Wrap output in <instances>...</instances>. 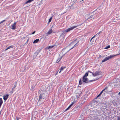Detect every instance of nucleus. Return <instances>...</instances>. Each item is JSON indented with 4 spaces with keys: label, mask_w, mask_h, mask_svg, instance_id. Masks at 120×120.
<instances>
[{
    "label": "nucleus",
    "mask_w": 120,
    "mask_h": 120,
    "mask_svg": "<svg viewBox=\"0 0 120 120\" xmlns=\"http://www.w3.org/2000/svg\"><path fill=\"white\" fill-rule=\"evenodd\" d=\"M82 92L80 90H77L76 91V96L77 98H79L82 94Z\"/></svg>",
    "instance_id": "1"
},
{
    "label": "nucleus",
    "mask_w": 120,
    "mask_h": 120,
    "mask_svg": "<svg viewBox=\"0 0 120 120\" xmlns=\"http://www.w3.org/2000/svg\"><path fill=\"white\" fill-rule=\"evenodd\" d=\"M115 56L110 55L106 57L102 61V62L103 63L106 61L109 60V59H111L114 56Z\"/></svg>",
    "instance_id": "2"
},
{
    "label": "nucleus",
    "mask_w": 120,
    "mask_h": 120,
    "mask_svg": "<svg viewBox=\"0 0 120 120\" xmlns=\"http://www.w3.org/2000/svg\"><path fill=\"white\" fill-rule=\"evenodd\" d=\"M80 26L79 25H78L77 26H74L72 27H70V28H69L68 29H67L66 30V31L67 32H69L71 30L74 29L75 28L77 27L78 26Z\"/></svg>",
    "instance_id": "3"
},
{
    "label": "nucleus",
    "mask_w": 120,
    "mask_h": 120,
    "mask_svg": "<svg viewBox=\"0 0 120 120\" xmlns=\"http://www.w3.org/2000/svg\"><path fill=\"white\" fill-rule=\"evenodd\" d=\"M101 74L100 71H97L94 73H92V74L94 76H95L97 75H100Z\"/></svg>",
    "instance_id": "4"
},
{
    "label": "nucleus",
    "mask_w": 120,
    "mask_h": 120,
    "mask_svg": "<svg viewBox=\"0 0 120 120\" xmlns=\"http://www.w3.org/2000/svg\"><path fill=\"white\" fill-rule=\"evenodd\" d=\"M43 94H40L39 96V99L38 101H42V99H44L43 98Z\"/></svg>",
    "instance_id": "5"
},
{
    "label": "nucleus",
    "mask_w": 120,
    "mask_h": 120,
    "mask_svg": "<svg viewBox=\"0 0 120 120\" xmlns=\"http://www.w3.org/2000/svg\"><path fill=\"white\" fill-rule=\"evenodd\" d=\"M97 102L96 101H95L92 103V106L94 108L97 105Z\"/></svg>",
    "instance_id": "6"
},
{
    "label": "nucleus",
    "mask_w": 120,
    "mask_h": 120,
    "mask_svg": "<svg viewBox=\"0 0 120 120\" xmlns=\"http://www.w3.org/2000/svg\"><path fill=\"white\" fill-rule=\"evenodd\" d=\"M16 22H15L13 25L11 26L12 27L11 28L12 29L14 30L15 29L16 27Z\"/></svg>",
    "instance_id": "7"
},
{
    "label": "nucleus",
    "mask_w": 120,
    "mask_h": 120,
    "mask_svg": "<svg viewBox=\"0 0 120 120\" xmlns=\"http://www.w3.org/2000/svg\"><path fill=\"white\" fill-rule=\"evenodd\" d=\"M8 96L9 95L8 94H7L6 95H4L3 98L5 100H6L7 99Z\"/></svg>",
    "instance_id": "8"
},
{
    "label": "nucleus",
    "mask_w": 120,
    "mask_h": 120,
    "mask_svg": "<svg viewBox=\"0 0 120 120\" xmlns=\"http://www.w3.org/2000/svg\"><path fill=\"white\" fill-rule=\"evenodd\" d=\"M82 79V81L83 82H87V78L84 77H83Z\"/></svg>",
    "instance_id": "9"
},
{
    "label": "nucleus",
    "mask_w": 120,
    "mask_h": 120,
    "mask_svg": "<svg viewBox=\"0 0 120 120\" xmlns=\"http://www.w3.org/2000/svg\"><path fill=\"white\" fill-rule=\"evenodd\" d=\"M34 0H28L27 1H26V2H25L24 4H27L28 3H31L32 1H34Z\"/></svg>",
    "instance_id": "10"
},
{
    "label": "nucleus",
    "mask_w": 120,
    "mask_h": 120,
    "mask_svg": "<svg viewBox=\"0 0 120 120\" xmlns=\"http://www.w3.org/2000/svg\"><path fill=\"white\" fill-rule=\"evenodd\" d=\"M52 29H50L49 30L47 33V34H50L52 33Z\"/></svg>",
    "instance_id": "11"
},
{
    "label": "nucleus",
    "mask_w": 120,
    "mask_h": 120,
    "mask_svg": "<svg viewBox=\"0 0 120 120\" xmlns=\"http://www.w3.org/2000/svg\"><path fill=\"white\" fill-rule=\"evenodd\" d=\"M16 84H15V85L14 86V87L12 89V91H11V92L12 93H13V92L14 91V90H13L16 87Z\"/></svg>",
    "instance_id": "12"
},
{
    "label": "nucleus",
    "mask_w": 120,
    "mask_h": 120,
    "mask_svg": "<svg viewBox=\"0 0 120 120\" xmlns=\"http://www.w3.org/2000/svg\"><path fill=\"white\" fill-rule=\"evenodd\" d=\"M39 39H37L35 40H34L33 42L34 43H37L38 41L39 40Z\"/></svg>",
    "instance_id": "13"
},
{
    "label": "nucleus",
    "mask_w": 120,
    "mask_h": 120,
    "mask_svg": "<svg viewBox=\"0 0 120 120\" xmlns=\"http://www.w3.org/2000/svg\"><path fill=\"white\" fill-rule=\"evenodd\" d=\"M62 57H61L60 58H59L56 61V63H57L58 62L62 59Z\"/></svg>",
    "instance_id": "14"
},
{
    "label": "nucleus",
    "mask_w": 120,
    "mask_h": 120,
    "mask_svg": "<svg viewBox=\"0 0 120 120\" xmlns=\"http://www.w3.org/2000/svg\"><path fill=\"white\" fill-rule=\"evenodd\" d=\"M108 88V87H105L104 89H103L100 93L101 94L103 93V92L105 90H106Z\"/></svg>",
    "instance_id": "15"
},
{
    "label": "nucleus",
    "mask_w": 120,
    "mask_h": 120,
    "mask_svg": "<svg viewBox=\"0 0 120 120\" xmlns=\"http://www.w3.org/2000/svg\"><path fill=\"white\" fill-rule=\"evenodd\" d=\"M71 106L70 105L65 110V111H66L68 110L71 107Z\"/></svg>",
    "instance_id": "16"
},
{
    "label": "nucleus",
    "mask_w": 120,
    "mask_h": 120,
    "mask_svg": "<svg viewBox=\"0 0 120 120\" xmlns=\"http://www.w3.org/2000/svg\"><path fill=\"white\" fill-rule=\"evenodd\" d=\"M71 106L70 105L65 110V111H66L68 110L71 107Z\"/></svg>",
    "instance_id": "17"
},
{
    "label": "nucleus",
    "mask_w": 120,
    "mask_h": 120,
    "mask_svg": "<svg viewBox=\"0 0 120 120\" xmlns=\"http://www.w3.org/2000/svg\"><path fill=\"white\" fill-rule=\"evenodd\" d=\"M71 106L70 105L65 110V111H66L68 110L71 107Z\"/></svg>",
    "instance_id": "18"
},
{
    "label": "nucleus",
    "mask_w": 120,
    "mask_h": 120,
    "mask_svg": "<svg viewBox=\"0 0 120 120\" xmlns=\"http://www.w3.org/2000/svg\"><path fill=\"white\" fill-rule=\"evenodd\" d=\"M71 106L70 105L65 110V111H66L68 110L71 107Z\"/></svg>",
    "instance_id": "19"
},
{
    "label": "nucleus",
    "mask_w": 120,
    "mask_h": 120,
    "mask_svg": "<svg viewBox=\"0 0 120 120\" xmlns=\"http://www.w3.org/2000/svg\"><path fill=\"white\" fill-rule=\"evenodd\" d=\"M66 67H63V66H62L61 68L60 69V70H63Z\"/></svg>",
    "instance_id": "20"
},
{
    "label": "nucleus",
    "mask_w": 120,
    "mask_h": 120,
    "mask_svg": "<svg viewBox=\"0 0 120 120\" xmlns=\"http://www.w3.org/2000/svg\"><path fill=\"white\" fill-rule=\"evenodd\" d=\"M88 75V73L87 72L83 76V77H87Z\"/></svg>",
    "instance_id": "21"
},
{
    "label": "nucleus",
    "mask_w": 120,
    "mask_h": 120,
    "mask_svg": "<svg viewBox=\"0 0 120 120\" xmlns=\"http://www.w3.org/2000/svg\"><path fill=\"white\" fill-rule=\"evenodd\" d=\"M110 48V46L109 45L107 46L106 47L104 48L105 49H107L109 48Z\"/></svg>",
    "instance_id": "22"
},
{
    "label": "nucleus",
    "mask_w": 120,
    "mask_h": 120,
    "mask_svg": "<svg viewBox=\"0 0 120 120\" xmlns=\"http://www.w3.org/2000/svg\"><path fill=\"white\" fill-rule=\"evenodd\" d=\"M13 47L11 45V46H9V47H8L7 48H8V49H10L12 48Z\"/></svg>",
    "instance_id": "23"
},
{
    "label": "nucleus",
    "mask_w": 120,
    "mask_h": 120,
    "mask_svg": "<svg viewBox=\"0 0 120 120\" xmlns=\"http://www.w3.org/2000/svg\"><path fill=\"white\" fill-rule=\"evenodd\" d=\"M54 46H49L47 48L48 49H49L50 48H53L54 47Z\"/></svg>",
    "instance_id": "24"
},
{
    "label": "nucleus",
    "mask_w": 120,
    "mask_h": 120,
    "mask_svg": "<svg viewBox=\"0 0 120 120\" xmlns=\"http://www.w3.org/2000/svg\"><path fill=\"white\" fill-rule=\"evenodd\" d=\"M82 83V82L81 81V80L80 79L79 81V84L80 85H81Z\"/></svg>",
    "instance_id": "25"
},
{
    "label": "nucleus",
    "mask_w": 120,
    "mask_h": 120,
    "mask_svg": "<svg viewBox=\"0 0 120 120\" xmlns=\"http://www.w3.org/2000/svg\"><path fill=\"white\" fill-rule=\"evenodd\" d=\"M93 16V15H91L90 16V17H89L88 19H87V20H88V19H90V18H92Z\"/></svg>",
    "instance_id": "26"
},
{
    "label": "nucleus",
    "mask_w": 120,
    "mask_h": 120,
    "mask_svg": "<svg viewBox=\"0 0 120 120\" xmlns=\"http://www.w3.org/2000/svg\"><path fill=\"white\" fill-rule=\"evenodd\" d=\"M52 20V18H50L49 19V21H48V23H49L50 22H51Z\"/></svg>",
    "instance_id": "27"
},
{
    "label": "nucleus",
    "mask_w": 120,
    "mask_h": 120,
    "mask_svg": "<svg viewBox=\"0 0 120 120\" xmlns=\"http://www.w3.org/2000/svg\"><path fill=\"white\" fill-rule=\"evenodd\" d=\"M6 20H2V21L1 22H0V24L2 23H3V22H5V21H6Z\"/></svg>",
    "instance_id": "28"
},
{
    "label": "nucleus",
    "mask_w": 120,
    "mask_h": 120,
    "mask_svg": "<svg viewBox=\"0 0 120 120\" xmlns=\"http://www.w3.org/2000/svg\"><path fill=\"white\" fill-rule=\"evenodd\" d=\"M74 103V102H73L70 105L71 106H72L73 104Z\"/></svg>",
    "instance_id": "29"
},
{
    "label": "nucleus",
    "mask_w": 120,
    "mask_h": 120,
    "mask_svg": "<svg viewBox=\"0 0 120 120\" xmlns=\"http://www.w3.org/2000/svg\"><path fill=\"white\" fill-rule=\"evenodd\" d=\"M118 120H120V116H118L117 117Z\"/></svg>",
    "instance_id": "30"
},
{
    "label": "nucleus",
    "mask_w": 120,
    "mask_h": 120,
    "mask_svg": "<svg viewBox=\"0 0 120 120\" xmlns=\"http://www.w3.org/2000/svg\"><path fill=\"white\" fill-rule=\"evenodd\" d=\"M101 31H100V32H99L98 33H97V34H97V35L98 34H99L101 33Z\"/></svg>",
    "instance_id": "31"
},
{
    "label": "nucleus",
    "mask_w": 120,
    "mask_h": 120,
    "mask_svg": "<svg viewBox=\"0 0 120 120\" xmlns=\"http://www.w3.org/2000/svg\"><path fill=\"white\" fill-rule=\"evenodd\" d=\"M87 72L88 73H89V72H90V73H93V72H91L89 71H88Z\"/></svg>",
    "instance_id": "32"
},
{
    "label": "nucleus",
    "mask_w": 120,
    "mask_h": 120,
    "mask_svg": "<svg viewBox=\"0 0 120 120\" xmlns=\"http://www.w3.org/2000/svg\"><path fill=\"white\" fill-rule=\"evenodd\" d=\"M35 32V31H34L32 34H34Z\"/></svg>",
    "instance_id": "33"
},
{
    "label": "nucleus",
    "mask_w": 120,
    "mask_h": 120,
    "mask_svg": "<svg viewBox=\"0 0 120 120\" xmlns=\"http://www.w3.org/2000/svg\"><path fill=\"white\" fill-rule=\"evenodd\" d=\"M101 94L100 93L99 94L98 96V97L100 96V95H101Z\"/></svg>",
    "instance_id": "34"
},
{
    "label": "nucleus",
    "mask_w": 120,
    "mask_h": 120,
    "mask_svg": "<svg viewBox=\"0 0 120 120\" xmlns=\"http://www.w3.org/2000/svg\"><path fill=\"white\" fill-rule=\"evenodd\" d=\"M19 119V117H17L16 118L17 120H18Z\"/></svg>",
    "instance_id": "35"
},
{
    "label": "nucleus",
    "mask_w": 120,
    "mask_h": 120,
    "mask_svg": "<svg viewBox=\"0 0 120 120\" xmlns=\"http://www.w3.org/2000/svg\"><path fill=\"white\" fill-rule=\"evenodd\" d=\"M97 35V34H96V35H94L93 37V38H94L95 37V36Z\"/></svg>",
    "instance_id": "36"
},
{
    "label": "nucleus",
    "mask_w": 120,
    "mask_h": 120,
    "mask_svg": "<svg viewBox=\"0 0 120 120\" xmlns=\"http://www.w3.org/2000/svg\"><path fill=\"white\" fill-rule=\"evenodd\" d=\"M8 49L7 48L6 49H5V50H4V51H6L7 50H8Z\"/></svg>",
    "instance_id": "37"
},
{
    "label": "nucleus",
    "mask_w": 120,
    "mask_h": 120,
    "mask_svg": "<svg viewBox=\"0 0 120 120\" xmlns=\"http://www.w3.org/2000/svg\"><path fill=\"white\" fill-rule=\"evenodd\" d=\"M93 38V37H92L91 38V40H90V41H91V40L92 39H93V38Z\"/></svg>",
    "instance_id": "38"
},
{
    "label": "nucleus",
    "mask_w": 120,
    "mask_h": 120,
    "mask_svg": "<svg viewBox=\"0 0 120 120\" xmlns=\"http://www.w3.org/2000/svg\"><path fill=\"white\" fill-rule=\"evenodd\" d=\"M58 71L56 72V74L55 75H57V74H58Z\"/></svg>",
    "instance_id": "39"
},
{
    "label": "nucleus",
    "mask_w": 120,
    "mask_h": 120,
    "mask_svg": "<svg viewBox=\"0 0 120 120\" xmlns=\"http://www.w3.org/2000/svg\"><path fill=\"white\" fill-rule=\"evenodd\" d=\"M61 71H62V70H60V71H59V73H60L61 72Z\"/></svg>",
    "instance_id": "40"
},
{
    "label": "nucleus",
    "mask_w": 120,
    "mask_h": 120,
    "mask_svg": "<svg viewBox=\"0 0 120 120\" xmlns=\"http://www.w3.org/2000/svg\"><path fill=\"white\" fill-rule=\"evenodd\" d=\"M74 47H73L71 49H70L69 50V51L71 49H72V48Z\"/></svg>",
    "instance_id": "41"
},
{
    "label": "nucleus",
    "mask_w": 120,
    "mask_h": 120,
    "mask_svg": "<svg viewBox=\"0 0 120 120\" xmlns=\"http://www.w3.org/2000/svg\"><path fill=\"white\" fill-rule=\"evenodd\" d=\"M120 94V92H119L118 94Z\"/></svg>",
    "instance_id": "42"
},
{
    "label": "nucleus",
    "mask_w": 120,
    "mask_h": 120,
    "mask_svg": "<svg viewBox=\"0 0 120 120\" xmlns=\"http://www.w3.org/2000/svg\"><path fill=\"white\" fill-rule=\"evenodd\" d=\"M71 6H70V8L71 7Z\"/></svg>",
    "instance_id": "43"
},
{
    "label": "nucleus",
    "mask_w": 120,
    "mask_h": 120,
    "mask_svg": "<svg viewBox=\"0 0 120 120\" xmlns=\"http://www.w3.org/2000/svg\"><path fill=\"white\" fill-rule=\"evenodd\" d=\"M71 6H70V8L71 7Z\"/></svg>",
    "instance_id": "44"
},
{
    "label": "nucleus",
    "mask_w": 120,
    "mask_h": 120,
    "mask_svg": "<svg viewBox=\"0 0 120 120\" xmlns=\"http://www.w3.org/2000/svg\"><path fill=\"white\" fill-rule=\"evenodd\" d=\"M71 6H70V8L71 7Z\"/></svg>",
    "instance_id": "45"
},
{
    "label": "nucleus",
    "mask_w": 120,
    "mask_h": 120,
    "mask_svg": "<svg viewBox=\"0 0 120 120\" xmlns=\"http://www.w3.org/2000/svg\"><path fill=\"white\" fill-rule=\"evenodd\" d=\"M82 0V1H83V0Z\"/></svg>",
    "instance_id": "46"
},
{
    "label": "nucleus",
    "mask_w": 120,
    "mask_h": 120,
    "mask_svg": "<svg viewBox=\"0 0 120 120\" xmlns=\"http://www.w3.org/2000/svg\"><path fill=\"white\" fill-rule=\"evenodd\" d=\"M48 34H48V35H48Z\"/></svg>",
    "instance_id": "47"
},
{
    "label": "nucleus",
    "mask_w": 120,
    "mask_h": 120,
    "mask_svg": "<svg viewBox=\"0 0 120 120\" xmlns=\"http://www.w3.org/2000/svg\"><path fill=\"white\" fill-rule=\"evenodd\" d=\"M0 57H1V56H0Z\"/></svg>",
    "instance_id": "48"
}]
</instances>
